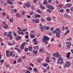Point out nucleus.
<instances>
[{"instance_id": "1", "label": "nucleus", "mask_w": 73, "mask_h": 73, "mask_svg": "<svg viewBox=\"0 0 73 73\" xmlns=\"http://www.w3.org/2000/svg\"><path fill=\"white\" fill-rule=\"evenodd\" d=\"M52 33L55 34L56 33V36L57 38L60 37L61 33V31L59 28H57L55 29V30H53L52 32Z\"/></svg>"}, {"instance_id": "2", "label": "nucleus", "mask_w": 73, "mask_h": 73, "mask_svg": "<svg viewBox=\"0 0 73 73\" xmlns=\"http://www.w3.org/2000/svg\"><path fill=\"white\" fill-rule=\"evenodd\" d=\"M43 37H44V38H42V42L43 43H45V44L46 45L48 44V42L47 41L48 40H49V37L45 36H43Z\"/></svg>"}, {"instance_id": "3", "label": "nucleus", "mask_w": 73, "mask_h": 73, "mask_svg": "<svg viewBox=\"0 0 73 73\" xmlns=\"http://www.w3.org/2000/svg\"><path fill=\"white\" fill-rule=\"evenodd\" d=\"M52 55L53 56L57 57V58H60V57H61V55L59 54V52H58L53 53Z\"/></svg>"}, {"instance_id": "4", "label": "nucleus", "mask_w": 73, "mask_h": 73, "mask_svg": "<svg viewBox=\"0 0 73 73\" xmlns=\"http://www.w3.org/2000/svg\"><path fill=\"white\" fill-rule=\"evenodd\" d=\"M57 63L58 64H63L64 63V61L62 60V58H59L57 61Z\"/></svg>"}, {"instance_id": "5", "label": "nucleus", "mask_w": 73, "mask_h": 73, "mask_svg": "<svg viewBox=\"0 0 73 73\" xmlns=\"http://www.w3.org/2000/svg\"><path fill=\"white\" fill-rule=\"evenodd\" d=\"M46 6V7L49 8V9H52V10H53L54 9V7L53 6H50L49 5H47Z\"/></svg>"}, {"instance_id": "6", "label": "nucleus", "mask_w": 73, "mask_h": 73, "mask_svg": "<svg viewBox=\"0 0 73 73\" xmlns=\"http://www.w3.org/2000/svg\"><path fill=\"white\" fill-rule=\"evenodd\" d=\"M6 56L7 57H11V56L9 55V51L8 50H7L6 51Z\"/></svg>"}, {"instance_id": "7", "label": "nucleus", "mask_w": 73, "mask_h": 73, "mask_svg": "<svg viewBox=\"0 0 73 73\" xmlns=\"http://www.w3.org/2000/svg\"><path fill=\"white\" fill-rule=\"evenodd\" d=\"M15 39L17 40V41H19V40H21V37L20 36H19V37L16 36L15 37Z\"/></svg>"}, {"instance_id": "8", "label": "nucleus", "mask_w": 73, "mask_h": 73, "mask_svg": "<svg viewBox=\"0 0 73 73\" xmlns=\"http://www.w3.org/2000/svg\"><path fill=\"white\" fill-rule=\"evenodd\" d=\"M40 17L41 15H39L38 14L37 15H35L34 17V19H36L37 17L38 18H40Z\"/></svg>"}, {"instance_id": "9", "label": "nucleus", "mask_w": 73, "mask_h": 73, "mask_svg": "<svg viewBox=\"0 0 73 73\" xmlns=\"http://www.w3.org/2000/svg\"><path fill=\"white\" fill-rule=\"evenodd\" d=\"M43 60V59L42 58H41V59L38 58L37 60V61L38 62H39V63H41V61H42Z\"/></svg>"}, {"instance_id": "10", "label": "nucleus", "mask_w": 73, "mask_h": 73, "mask_svg": "<svg viewBox=\"0 0 73 73\" xmlns=\"http://www.w3.org/2000/svg\"><path fill=\"white\" fill-rule=\"evenodd\" d=\"M65 16L66 19H70V16L67 14L65 15Z\"/></svg>"}, {"instance_id": "11", "label": "nucleus", "mask_w": 73, "mask_h": 73, "mask_svg": "<svg viewBox=\"0 0 73 73\" xmlns=\"http://www.w3.org/2000/svg\"><path fill=\"white\" fill-rule=\"evenodd\" d=\"M8 0V2L7 3V4H10V5H13V3H12V2L11 1H9V0Z\"/></svg>"}, {"instance_id": "12", "label": "nucleus", "mask_w": 73, "mask_h": 73, "mask_svg": "<svg viewBox=\"0 0 73 73\" xmlns=\"http://www.w3.org/2000/svg\"><path fill=\"white\" fill-rule=\"evenodd\" d=\"M3 27L4 29H8V25L7 24L3 26Z\"/></svg>"}, {"instance_id": "13", "label": "nucleus", "mask_w": 73, "mask_h": 73, "mask_svg": "<svg viewBox=\"0 0 73 73\" xmlns=\"http://www.w3.org/2000/svg\"><path fill=\"white\" fill-rule=\"evenodd\" d=\"M69 44L67 46V48H69L70 47L71 45H72V43L70 42H68Z\"/></svg>"}, {"instance_id": "14", "label": "nucleus", "mask_w": 73, "mask_h": 73, "mask_svg": "<svg viewBox=\"0 0 73 73\" xmlns=\"http://www.w3.org/2000/svg\"><path fill=\"white\" fill-rule=\"evenodd\" d=\"M70 54H71V53H70V52H69L68 54H67V56H66V57L67 58H69V57H70V55H69Z\"/></svg>"}, {"instance_id": "15", "label": "nucleus", "mask_w": 73, "mask_h": 73, "mask_svg": "<svg viewBox=\"0 0 73 73\" xmlns=\"http://www.w3.org/2000/svg\"><path fill=\"white\" fill-rule=\"evenodd\" d=\"M19 31H20V30H19L18 31V33L19 35H24V33L21 31H20V33L19 32Z\"/></svg>"}, {"instance_id": "16", "label": "nucleus", "mask_w": 73, "mask_h": 73, "mask_svg": "<svg viewBox=\"0 0 73 73\" xmlns=\"http://www.w3.org/2000/svg\"><path fill=\"white\" fill-rule=\"evenodd\" d=\"M66 7H68L69 8L70 7H71V4H70L69 3L66 4Z\"/></svg>"}, {"instance_id": "17", "label": "nucleus", "mask_w": 73, "mask_h": 73, "mask_svg": "<svg viewBox=\"0 0 73 73\" xmlns=\"http://www.w3.org/2000/svg\"><path fill=\"white\" fill-rule=\"evenodd\" d=\"M11 34H12V32H9V33L8 34V35H7V37H9V36H10Z\"/></svg>"}, {"instance_id": "18", "label": "nucleus", "mask_w": 73, "mask_h": 73, "mask_svg": "<svg viewBox=\"0 0 73 73\" xmlns=\"http://www.w3.org/2000/svg\"><path fill=\"white\" fill-rule=\"evenodd\" d=\"M30 37L31 38H33L35 37V36L33 34H31L30 35Z\"/></svg>"}, {"instance_id": "19", "label": "nucleus", "mask_w": 73, "mask_h": 73, "mask_svg": "<svg viewBox=\"0 0 73 73\" xmlns=\"http://www.w3.org/2000/svg\"><path fill=\"white\" fill-rule=\"evenodd\" d=\"M47 11L48 13H50V12H52V11L50 9H48Z\"/></svg>"}, {"instance_id": "20", "label": "nucleus", "mask_w": 73, "mask_h": 73, "mask_svg": "<svg viewBox=\"0 0 73 73\" xmlns=\"http://www.w3.org/2000/svg\"><path fill=\"white\" fill-rule=\"evenodd\" d=\"M25 6H26L27 7H28V8H29L31 7V5L30 4H25Z\"/></svg>"}, {"instance_id": "21", "label": "nucleus", "mask_w": 73, "mask_h": 73, "mask_svg": "<svg viewBox=\"0 0 73 73\" xmlns=\"http://www.w3.org/2000/svg\"><path fill=\"white\" fill-rule=\"evenodd\" d=\"M38 46H35L34 47V48L35 50H38Z\"/></svg>"}, {"instance_id": "22", "label": "nucleus", "mask_w": 73, "mask_h": 73, "mask_svg": "<svg viewBox=\"0 0 73 73\" xmlns=\"http://www.w3.org/2000/svg\"><path fill=\"white\" fill-rule=\"evenodd\" d=\"M32 50V47L31 46H30L29 48V50L31 51Z\"/></svg>"}, {"instance_id": "23", "label": "nucleus", "mask_w": 73, "mask_h": 73, "mask_svg": "<svg viewBox=\"0 0 73 73\" xmlns=\"http://www.w3.org/2000/svg\"><path fill=\"white\" fill-rule=\"evenodd\" d=\"M36 23H39V19H35Z\"/></svg>"}, {"instance_id": "24", "label": "nucleus", "mask_w": 73, "mask_h": 73, "mask_svg": "<svg viewBox=\"0 0 73 73\" xmlns=\"http://www.w3.org/2000/svg\"><path fill=\"white\" fill-rule=\"evenodd\" d=\"M21 58H19L17 61V62L19 63L21 62Z\"/></svg>"}, {"instance_id": "25", "label": "nucleus", "mask_w": 73, "mask_h": 73, "mask_svg": "<svg viewBox=\"0 0 73 73\" xmlns=\"http://www.w3.org/2000/svg\"><path fill=\"white\" fill-rule=\"evenodd\" d=\"M16 16L17 17H21V16L20 15V14L18 13H17V14H16Z\"/></svg>"}, {"instance_id": "26", "label": "nucleus", "mask_w": 73, "mask_h": 73, "mask_svg": "<svg viewBox=\"0 0 73 73\" xmlns=\"http://www.w3.org/2000/svg\"><path fill=\"white\" fill-rule=\"evenodd\" d=\"M9 21L11 23H13V19L12 18H11L9 20Z\"/></svg>"}, {"instance_id": "27", "label": "nucleus", "mask_w": 73, "mask_h": 73, "mask_svg": "<svg viewBox=\"0 0 73 73\" xmlns=\"http://www.w3.org/2000/svg\"><path fill=\"white\" fill-rule=\"evenodd\" d=\"M33 52L34 54H36L38 53V52H37V51L35 50H34Z\"/></svg>"}, {"instance_id": "28", "label": "nucleus", "mask_w": 73, "mask_h": 73, "mask_svg": "<svg viewBox=\"0 0 73 73\" xmlns=\"http://www.w3.org/2000/svg\"><path fill=\"white\" fill-rule=\"evenodd\" d=\"M36 11H37L38 13H40V14H42V12H41V11H39L38 10Z\"/></svg>"}, {"instance_id": "29", "label": "nucleus", "mask_w": 73, "mask_h": 73, "mask_svg": "<svg viewBox=\"0 0 73 73\" xmlns=\"http://www.w3.org/2000/svg\"><path fill=\"white\" fill-rule=\"evenodd\" d=\"M24 50L25 52H28V48H25V49Z\"/></svg>"}, {"instance_id": "30", "label": "nucleus", "mask_w": 73, "mask_h": 73, "mask_svg": "<svg viewBox=\"0 0 73 73\" xmlns=\"http://www.w3.org/2000/svg\"><path fill=\"white\" fill-rule=\"evenodd\" d=\"M24 46H23L21 45L20 47L21 49L22 50H23V49H24Z\"/></svg>"}, {"instance_id": "31", "label": "nucleus", "mask_w": 73, "mask_h": 73, "mask_svg": "<svg viewBox=\"0 0 73 73\" xmlns=\"http://www.w3.org/2000/svg\"><path fill=\"white\" fill-rule=\"evenodd\" d=\"M50 28L48 26L45 27V29L47 30V31H48V30Z\"/></svg>"}, {"instance_id": "32", "label": "nucleus", "mask_w": 73, "mask_h": 73, "mask_svg": "<svg viewBox=\"0 0 73 73\" xmlns=\"http://www.w3.org/2000/svg\"><path fill=\"white\" fill-rule=\"evenodd\" d=\"M41 21H42V22H44V21H45V19H44V18L43 17L41 19Z\"/></svg>"}, {"instance_id": "33", "label": "nucleus", "mask_w": 73, "mask_h": 73, "mask_svg": "<svg viewBox=\"0 0 73 73\" xmlns=\"http://www.w3.org/2000/svg\"><path fill=\"white\" fill-rule=\"evenodd\" d=\"M26 42H24V43H23L21 44L23 46H25V45H26Z\"/></svg>"}, {"instance_id": "34", "label": "nucleus", "mask_w": 73, "mask_h": 73, "mask_svg": "<svg viewBox=\"0 0 73 73\" xmlns=\"http://www.w3.org/2000/svg\"><path fill=\"white\" fill-rule=\"evenodd\" d=\"M58 7L59 8H61L62 7V5L60 4L58 5Z\"/></svg>"}, {"instance_id": "35", "label": "nucleus", "mask_w": 73, "mask_h": 73, "mask_svg": "<svg viewBox=\"0 0 73 73\" xmlns=\"http://www.w3.org/2000/svg\"><path fill=\"white\" fill-rule=\"evenodd\" d=\"M4 60L2 59L0 60V62H1V63H2V64H3L4 62Z\"/></svg>"}, {"instance_id": "36", "label": "nucleus", "mask_w": 73, "mask_h": 73, "mask_svg": "<svg viewBox=\"0 0 73 73\" xmlns=\"http://www.w3.org/2000/svg\"><path fill=\"white\" fill-rule=\"evenodd\" d=\"M16 42L15 41H13V44H12V45H15V44H16Z\"/></svg>"}, {"instance_id": "37", "label": "nucleus", "mask_w": 73, "mask_h": 73, "mask_svg": "<svg viewBox=\"0 0 73 73\" xmlns=\"http://www.w3.org/2000/svg\"><path fill=\"white\" fill-rule=\"evenodd\" d=\"M5 66L6 68H9V65L8 64H6Z\"/></svg>"}, {"instance_id": "38", "label": "nucleus", "mask_w": 73, "mask_h": 73, "mask_svg": "<svg viewBox=\"0 0 73 73\" xmlns=\"http://www.w3.org/2000/svg\"><path fill=\"white\" fill-rule=\"evenodd\" d=\"M60 12H64V9H61L60 10Z\"/></svg>"}, {"instance_id": "39", "label": "nucleus", "mask_w": 73, "mask_h": 73, "mask_svg": "<svg viewBox=\"0 0 73 73\" xmlns=\"http://www.w3.org/2000/svg\"><path fill=\"white\" fill-rule=\"evenodd\" d=\"M47 20L48 21H50L51 20V19L50 18L48 17L47 18Z\"/></svg>"}, {"instance_id": "40", "label": "nucleus", "mask_w": 73, "mask_h": 73, "mask_svg": "<svg viewBox=\"0 0 73 73\" xmlns=\"http://www.w3.org/2000/svg\"><path fill=\"white\" fill-rule=\"evenodd\" d=\"M33 41L34 42H36V41H37V39L36 38H34L33 40Z\"/></svg>"}, {"instance_id": "41", "label": "nucleus", "mask_w": 73, "mask_h": 73, "mask_svg": "<svg viewBox=\"0 0 73 73\" xmlns=\"http://www.w3.org/2000/svg\"><path fill=\"white\" fill-rule=\"evenodd\" d=\"M39 28H40V29H41V30H44V29H43L42 26H40Z\"/></svg>"}, {"instance_id": "42", "label": "nucleus", "mask_w": 73, "mask_h": 73, "mask_svg": "<svg viewBox=\"0 0 73 73\" xmlns=\"http://www.w3.org/2000/svg\"><path fill=\"white\" fill-rule=\"evenodd\" d=\"M26 29H23L22 30H20V31H21V32H25V31H26Z\"/></svg>"}, {"instance_id": "43", "label": "nucleus", "mask_w": 73, "mask_h": 73, "mask_svg": "<svg viewBox=\"0 0 73 73\" xmlns=\"http://www.w3.org/2000/svg\"><path fill=\"white\" fill-rule=\"evenodd\" d=\"M28 69H29V70H32V68L31 67H29L28 68Z\"/></svg>"}, {"instance_id": "44", "label": "nucleus", "mask_w": 73, "mask_h": 73, "mask_svg": "<svg viewBox=\"0 0 73 73\" xmlns=\"http://www.w3.org/2000/svg\"><path fill=\"white\" fill-rule=\"evenodd\" d=\"M46 62H50V61L49 60V59H46Z\"/></svg>"}, {"instance_id": "45", "label": "nucleus", "mask_w": 73, "mask_h": 73, "mask_svg": "<svg viewBox=\"0 0 73 73\" xmlns=\"http://www.w3.org/2000/svg\"><path fill=\"white\" fill-rule=\"evenodd\" d=\"M10 54L11 56H12V54H13V53L12 52L10 51Z\"/></svg>"}, {"instance_id": "46", "label": "nucleus", "mask_w": 73, "mask_h": 73, "mask_svg": "<svg viewBox=\"0 0 73 73\" xmlns=\"http://www.w3.org/2000/svg\"><path fill=\"white\" fill-rule=\"evenodd\" d=\"M43 3L44 5H46L48 3V2L46 1H45L43 2Z\"/></svg>"}, {"instance_id": "47", "label": "nucleus", "mask_w": 73, "mask_h": 73, "mask_svg": "<svg viewBox=\"0 0 73 73\" xmlns=\"http://www.w3.org/2000/svg\"><path fill=\"white\" fill-rule=\"evenodd\" d=\"M50 44H48L47 47V48L49 49L50 48Z\"/></svg>"}, {"instance_id": "48", "label": "nucleus", "mask_w": 73, "mask_h": 73, "mask_svg": "<svg viewBox=\"0 0 73 73\" xmlns=\"http://www.w3.org/2000/svg\"><path fill=\"white\" fill-rule=\"evenodd\" d=\"M17 51L19 53H21V51H20V50L18 48V50H17Z\"/></svg>"}, {"instance_id": "49", "label": "nucleus", "mask_w": 73, "mask_h": 73, "mask_svg": "<svg viewBox=\"0 0 73 73\" xmlns=\"http://www.w3.org/2000/svg\"><path fill=\"white\" fill-rule=\"evenodd\" d=\"M66 66H67V67H69V66H70V64H66Z\"/></svg>"}, {"instance_id": "50", "label": "nucleus", "mask_w": 73, "mask_h": 73, "mask_svg": "<svg viewBox=\"0 0 73 73\" xmlns=\"http://www.w3.org/2000/svg\"><path fill=\"white\" fill-rule=\"evenodd\" d=\"M42 65L44 66L45 67H46V66H48V64H43Z\"/></svg>"}, {"instance_id": "51", "label": "nucleus", "mask_w": 73, "mask_h": 73, "mask_svg": "<svg viewBox=\"0 0 73 73\" xmlns=\"http://www.w3.org/2000/svg\"><path fill=\"white\" fill-rule=\"evenodd\" d=\"M34 71L35 72H37V69H36V68H34Z\"/></svg>"}, {"instance_id": "52", "label": "nucleus", "mask_w": 73, "mask_h": 73, "mask_svg": "<svg viewBox=\"0 0 73 73\" xmlns=\"http://www.w3.org/2000/svg\"><path fill=\"white\" fill-rule=\"evenodd\" d=\"M8 44L9 45H10V46H12V44L10 43H8Z\"/></svg>"}, {"instance_id": "53", "label": "nucleus", "mask_w": 73, "mask_h": 73, "mask_svg": "<svg viewBox=\"0 0 73 73\" xmlns=\"http://www.w3.org/2000/svg\"><path fill=\"white\" fill-rule=\"evenodd\" d=\"M25 37L26 38H27V39H28V38H29V36H28V35H25Z\"/></svg>"}, {"instance_id": "54", "label": "nucleus", "mask_w": 73, "mask_h": 73, "mask_svg": "<svg viewBox=\"0 0 73 73\" xmlns=\"http://www.w3.org/2000/svg\"><path fill=\"white\" fill-rule=\"evenodd\" d=\"M39 52L41 53H42V52H43V50H42V49H40L39 50Z\"/></svg>"}, {"instance_id": "55", "label": "nucleus", "mask_w": 73, "mask_h": 73, "mask_svg": "<svg viewBox=\"0 0 73 73\" xmlns=\"http://www.w3.org/2000/svg\"><path fill=\"white\" fill-rule=\"evenodd\" d=\"M38 0H34V2L35 3H36V2Z\"/></svg>"}, {"instance_id": "56", "label": "nucleus", "mask_w": 73, "mask_h": 73, "mask_svg": "<svg viewBox=\"0 0 73 73\" xmlns=\"http://www.w3.org/2000/svg\"><path fill=\"white\" fill-rule=\"evenodd\" d=\"M22 14L23 15H24L25 14V12L24 11H23L22 12Z\"/></svg>"}, {"instance_id": "57", "label": "nucleus", "mask_w": 73, "mask_h": 73, "mask_svg": "<svg viewBox=\"0 0 73 73\" xmlns=\"http://www.w3.org/2000/svg\"><path fill=\"white\" fill-rule=\"evenodd\" d=\"M66 64H70V62L67 61L66 62Z\"/></svg>"}, {"instance_id": "58", "label": "nucleus", "mask_w": 73, "mask_h": 73, "mask_svg": "<svg viewBox=\"0 0 73 73\" xmlns=\"http://www.w3.org/2000/svg\"><path fill=\"white\" fill-rule=\"evenodd\" d=\"M62 31H64V30H65V28L64 27V26L62 27Z\"/></svg>"}, {"instance_id": "59", "label": "nucleus", "mask_w": 73, "mask_h": 73, "mask_svg": "<svg viewBox=\"0 0 73 73\" xmlns=\"http://www.w3.org/2000/svg\"><path fill=\"white\" fill-rule=\"evenodd\" d=\"M66 64L64 65V67H63L64 68V69H65V68H66Z\"/></svg>"}, {"instance_id": "60", "label": "nucleus", "mask_w": 73, "mask_h": 73, "mask_svg": "<svg viewBox=\"0 0 73 73\" xmlns=\"http://www.w3.org/2000/svg\"><path fill=\"white\" fill-rule=\"evenodd\" d=\"M70 10L71 11H73V7H71L70 8Z\"/></svg>"}, {"instance_id": "61", "label": "nucleus", "mask_w": 73, "mask_h": 73, "mask_svg": "<svg viewBox=\"0 0 73 73\" xmlns=\"http://www.w3.org/2000/svg\"><path fill=\"white\" fill-rule=\"evenodd\" d=\"M66 11L67 12H69V11H70V10H69V9H66Z\"/></svg>"}, {"instance_id": "62", "label": "nucleus", "mask_w": 73, "mask_h": 73, "mask_svg": "<svg viewBox=\"0 0 73 73\" xmlns=\"http://www.w3.org/2000/svg\"><path fill=\"white\" fill-rule=\"evenodd\" d=\"M3 14V16H5V15H6V14H5V13H4V12H3L2 13Z\"/></svg>"}, {"instance_id": "63", "label": "nucleus", "mask_w": 73, "mask_h": 73, "mask_svg": "<svg viewBox=\"0 0 73 73\" xmlns=\"http://www.w3.org/2000/svg\"><path fill=\"white\" fill-rule=\"evenodd\" d=\"M25 73H31V72L29 70L27 71Z\"/></svg>"}, {"instance_id": "64", "label": "nucleus", "mask_w": 73, "mask_h": 73, "mask_svg": "<svg viewBox=\"0 0 73 73\" xmlns=\"http://www.w3.org/2000/svg\"><path fill=\"white\" fill-rule=\"evenodd\" d=\"M12 38H13V37H12V36H10L9 37V39H10V40H12Z\"/></svg>"}]
</instances>
